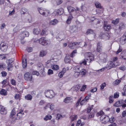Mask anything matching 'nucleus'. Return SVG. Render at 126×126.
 Wrapping results in <instances>:
<instances>
[{"label": "nucleus", "instance_id": "52", "mask_svg": "<svg viewBox=\"0 0 126 126\" xmlns=\"http://www.w3.org/2000/svg\"><path fill=\"white\" fill-rule=\"evenodd\" d=\"M86 87V85H83L82 87L80 89V91H83L85 90V89Z\"/></svg>", "mask_w": 126, "mask_h": 126}, {"label": "nucleus", "instance_id": "38", "mask_svg": "<svg viewBox=\"0 0 126 126\" xmlns=\"http://www.w3.org/2000/svg\"><path fill=\"white\" fill-rule=\"evenodd\" d=\"M77 50H74L70 54V57H73L75 56V54L77 53Z\"/></svg>", "mask_w": 126, "mask_h": 126}, {"label": "nucleus", "instance_id": "25", "mask_svg": "<svg viewBox=\"0 0 126 126\" xmlns=\"http://www.w3.org/2000/svg\"><path fill=\"white\" fill-rule=\"evenodd\" d=\"M40 32V30L39 28L34 29L33 30V32L34 34H38Z\"/></svg>", "mask_w": 126, "mask_h": 126}, {"label": "nucleus", "instance_id": "62", "mask_svg": "<svg viewBox=\"0 0 126 126\" xmlns=\"http://www.w3.org/2000/svg\"><path fill=\"white\" fill-rule=\"evenodd\" d=\"M122 116L124 117L126 116V110L124 111L122 113Z\"/></svg>", "mask_w": 126, "mask_h": 126}, {"label": "nucleus", "instance_id": "40", "mask_svg": "<svg viewBox=\"0 0 126 126\" xmlns=\"http://www.w3.org/2000/svg\"><path fill=\"white\" fill-rule=\"evenodd\" d=\"M119 69H120L124 71L126 70V67L125 66L123 65L119 67Z\"/></svg>", "mask_w": 126, "mask_h": 126}, {"label": "nucleus", "instance_id": "2", "mask_svg": "<svg viewBox=\"0 0 126 126\" xmlns=\"http://www.w3.org/2000/svg\"><path fill=\"white\" fill-rule=\"evenodd\" d=\"M40 44L43 45H46L50 43V41L48 40H46L45 38L42 37L38 40Z\"/></svg>", "mask_w": 126, "mask_h": 126}, {"label": "nucleus", "instance_id": "22", "mask_svg": "<svg viewBox=\"0 0 126 126\" xmlns=\"http://www.w3.org/2000/svg\"><path fill=\"white\" fill-rule=\"evenodd\" d=\"M14 59L13 58L10 59L7 61V64L8 65H12L13 64Z\"/></svg>", "mask_w": 126, "mask_h": 126}, {"label": "nucleus", "instance_id": "54", "mask_svg": "<svg viewBox=\"0 0 126 126\" xmlns=\"http://www.w3.org/2000/svg\"><path fill=\"white\" fill-rule=\"evenodd\" d=\"M102 46V43L100 42H98L97 44V47H101Z\"/></svg>", "mask_w": 126, "mask_h": 126}, {"label": "nucleus", "instance_id": "23", "mask_svg": "<svg viewBox=\"0 0 126 126\" xmlns=\"http://www.w3.org/2000/svg\"><path fill=\"white\" fill-rule=\"evenodd\" d=\"M0 93L1 95L5 96L7 94V92L5 89H2L0 91Z\"/></svg>", "mask_w": 126, "mask_h": 126}, {"label": "nucleus", "instance_id": "12", "mask_svg": "<svg viewBox=\"0 0 126 126\" xmlns=\"http://www.w3.org/2000/svg\"><path fill=\"white\" fill-rule=\"evenodd\" d=\"M104 29L105 31L109 32L111 29V26L110 25L105 24L104 25Z\"/></svg>", "mask_w": 126, "mask_h": 126}, {"label": "nucleus", "instance_id": "16", "mask_svg": "<svg viewBox=\"0 0 126 126\" xmlns=\"http://www.w3.org/2000/svg\"><path fill=\"white\" fill-rule=\"evenodd\" d=\"M120 58L122 59L126 60V50L123 51L121 53Z\"/></svg>", "mask_w": 126, "mask_h": 126}, {"label": "nucleus", "instance_id": "45", "mask_svg": "<svg viewBox=\"0 0 126 126\" xmlns=\"http://www.w3.org/2000/svg\"><path fill=\"white\" fill-rule=\"evenodd\" d=\"M63 1L62 0H58L56 1V3L57 5H59L62 3Z\"/></svg>", "mask_w": 126, "mask_h": 126}, {"label": "nucleus", "instance_id": "46", "mask_svg": "<svg viewBox=\"0 0 126 126\" xmlns=\"http://www.w3.org/2000/svg\"><path fill=\"white\" fill-rule=\"evenodd\" d=\"M32 74L33 75H36L37 76H38L39 75V72L36 71H33L32 72Z\"/></svg>", "mask_w": 126, "mask_h": 126}, {"label": "nucleus", "instance_id": "20", "mask_svg": "<svg viewBox=\"0 0 126 126\" xmlns=\"http://www.w3.org/2000/svg\"><path fill=\"white\" fill-rule=\"evenodd\" d=\"M22 63L23 68H25L26 67L27 65V59H22Z\"/></svg>", "mask_w": 126, "mask_h": 126}, {"label": "nucleus", "instance_id": "61", "mask_svg": "<svg viewBox=\"0 0 126 126\" xmlns=\"http://www.w3.org/2000/svg\"><path fill=\"white\" fill-rule=\"evenodd\" d=\"M62 117V115L60 114H58L56 116V119H57L59 120Z\"/></svg>", "mask_w": 126, "mask_h": 126}, {"label": "nucleus", "instance_id": "7", "mask_svg": "<svg viewBox=\"0 0 126 126\" xmlns=\"http://www.w3.org/2000/svg\"><path fill=\"white\" fill-rule=\"evenodd\" d=\"M120 42L122 45H124L126 43V32L124 33L123 35L121 37Z\"/></svg>", "mask_w": 126, "mask_h": 126}, {"label": "nucleus", "instance_id": "9", "mask_svg": "<svg viewBox=\"0 0 126 126\" xmlns=\"http://www.w3.org/2000/svg\"><path fill=\"white\" fill-rule=\"evenodd\" d=\"M78 30V28L75 25L70 26L69 28V31L71 33L75 32Z\"/></svg>", "mask_w": 126, "mask_h": 126}, {"label": "nucleus", "instance_id": "30", "mask_svg": "<svg viewBox=\"0 0 126 126\" xmlns=\"http://www.w3.org/2000/svg\"><path fill=\"white\" fill-rule=\"evenodd\" d=\"M67 8L68 11L69 13H71L73 12L75 10V8L71 6H68Z\"/></svg>", "mask_w": 126, "mask_h": 126}, {"label": "nucleus", "instance_id": "10", "mask_svg": "<svg viewBox=\"0 0 126 126\" xmlns=\"http://www.w3.org/2000/svg\"><path fill=\"white\" fill-rule=\"evenodd\" d=\"M63 102L65 103H71L73 102V99L71 97H66L63 100Z\"/></svg>", "mask_w": 126, "mask_h": 126}, {"label": "nucleus", "instance_id": "13", "mask_svg": "<svg viewBox=\"0 0 126 126\" xmlns=\"http://www.w3.org/2000/svg\"><path fill=\"white\" fill-rule=\"evenodd\" d=\"M0 113L2 114H5L7 111L5 108L2 106L0 105Z\"/></svg>", "mask_w": 126, "mask_h": 126}, {"label": "nucleus", "instance_id": "24", "mask_svg": "<svg viewBox=\"0 0 126 126\" xmlns=\"http://www.w3.org/2000/svg\"><path fill=\"white\" fill-rule=\"evenodd\" d=\"M125 28V24L123 23H121L119 25V29L120 30H123Z\"/></svg>", "mask_w": 126, "mask_h": 126}, {"label": "nucleus", "instance_id": "56", "mask_svg": "<svg viewBox=\"0 0 126 126\" xmlns=\"http://www.w3.org/2000/svg\"><path fill=\"white\" fill-rule=\"evenodd\" d=\"M106 116L105 115H101L100 117V120L103 122L104 118H106Z\"/></svg>", "mask_w": 126, "mask_h": 126}, {"label": "nucleus", "instance_id": "43", "mask_svg": "<svg viewBox=\"0 0 126 126\" xmlns=\"http://www.w3.org/2000/svg\"><path fill=\"white\" fill-rule=\"evenodd\" d=\"M86 71L84 69H82L81 71H80V73L81 74L83 75H84L86 74Z\"/></svg>", "mask_w": 126, "mask_h": 126}, {"label": "nucleus", "instance_id": "8", "mask_svg": "<svg viewBox=\"0 0 126 126\" xmlns=\"http://www.w3.org/2000/svg\"><path fill=\"white\" fill-rule=\"evenodd\" d=\"M29 35V32L26 31L23 32L19 35L21 37V40H23L25 37H28Z\"/></svg>", "mask_w": 126, "mask_h": 126}, {"label": "nucleus", "instance_id": "4", "mask_svg": "<svg viewBox=\"0 0 126 126\" xmlns=\"http://www.w3.org/2000/svg\"><path fill=\"white\" fill-rule=\"evenodd\" d=\"M24 77L25 80L27 81H31L32 79V75L29 72H26L25 73Z\"/></svg>", "mask_w": 126, "mask_h": 126}, {"label": "nucleus", "instance_id": "64", "mask_svg": "<svg viewBox=\"0 0 126 126\" xmlns=\"http://www.w3.org/2000/svg\"><path fill=\"white\" fill-rule=\"evenodd\" d=\"M122 49L121 48H119L118 50L116 52V53L117 54H118L120 52H121L122 51Z\"/></svg>", "mask_w": 126, "mask_h": 126}, {"label": "nucleus", "instance_id": "42", "mask_svg": "<svg viewBox=\"0 0 126 126\" xmlns=\"http://www.w3.org/2000/svg\"><path fill=\"white\" fill-rule=\"evenodd\" d=\"M80 74V72H75L74 74V76L75 77L77 78L79 76Z\"/></svg>", "mask_w": 126, "mask_h": 126}, {"label": "nucleus", "instance_id": "47", "mask_svg": "<svg viewBox=\"0 0 126 126\" xmlns=\"http://www.w3.org/2000/svg\"><path fill=\"white\" fill-rule=\"evenodd\" d=\"M26 48L25 50L29 52H31L33 50L32 48Z\"/></svg>", "mask_w": 126, "mask_h": 126}, {"label": "nucleus", "instance_id": "49", "mask_svg": "<svg viewBox=\"0 0 126 126\" xmlns=\"http://www.w3.org/2000/svg\"><path fill=\"white\" fill-rule=\"evenodd\" d=\"M109 121L110 123H112L114 122L115 121V118L114 117H112L110 119L109 118Z\"/></svg>", "mask_w": 126, "mask_h": 126}, {"label": "nucleus", "instance_id": "27", "mask_svg": "<svg viewBox=\"0 0 126 126\" xmlns=\"http://www.w3.org/2000/svg\"><path fill=\"white\" fill-rule=\"evenodd\" d=\"M81 68L79 66H75L74 67L73 69L75 72H80Z\"/></svg>", "mask_w": 126, "mask_h": 126}, {"label": "nucleus", "instance_id": "55", "mask_svg": "<svg viewBox=\"0 0 126 126\" xmlns=\"http://www.w3.org/2000/svg\"><path fill=\"white\" fill-rule=\"evenodd\" d=\"M77 118V115H74V116L71 119V121H73L76 120Z\"/></svg>", "mask_w": 126, "mask_h": 126}, {"label": "nucleus", "instance_id": "31", "mask_svg": "<svg viewBox=\"0 0 126 126\" xmlns=\"http://www.w3.org/2000/svg\"><path fill=\"white\" fill-rule=\"evenodd\" d=\"M119 18H117L115 20H112L111 23H112L114 24V25H116L119 22Z\"/></svg>", "mask_w": 126, "mask_h": 126}, {"label": "nucleus", "instance_id": "50", "mask_svg": "<svg viewBox=\"0 0 126 126\" xmlns=\"http://www.w3.org/2000/svg\"><path fill=\"white\" fill-rule=\"evenodd\" d=\"M47 73L48 74V75L52 74L53 73V71L50 69H49L48 70Z\"/></svg>", "mask_w": 126, "mask_h": 126}, {"label": "nucleus", "instance_id": "57", "mask_svg": "<svg viewBox=\"0 0 126 126\" xmlns=\"http://www.w3.org/2000/svg\"><path fill=\"white\" fill-rule=\"evenodd\" d=\"M118 58L117 57H113L112 58V61H113V62H116L117 61V60H118Z\"/></svg>", "mask_w": 126, "mask_h": 126}, {"label": "nucleus", "instance_id": "32", "mask_svg": "<svg viewBox=\"0 0 126 126\" xmlns=\"http://www.w3.org/2000/svg\"><path fill=\"white\" fill-rule=\"evenodd\" d=\"M103 120V121L102 122V123H106L109 121V118L108 116H106V118H105Z\"/></svg>", "mask_w": 126, "mask_h": 126}, {"label": "nucleus", "instance_id": "11", "mask_svg": "<svg viewBox=\"0 0 126 126\" xmlns=\"http://www.w3.org/2000/svg\"><path fill=\"white\" fill-rule=\"evenodd\" d=\"M54 13L56 15H61L63 13V9L60 8L56 10L54 12Z\"/></svg>", "mask_w": 126, "mask_h": 126}, {"label": "nucleus", "instance_id": "28", "mask_svg": "<svg viewBox=\"0 0 126 126\" xmlns=\"http://www.w3.org/2000/svg\"><path fill=\"white\" fill-rule=\"evenodd\" d=\"M32 96L30 94H28L25 96V99L28 100H31L32 98Z\"/></svg>", "mask_w": 126, "mask_h": 126}, {"label": "nucleus", "instance_id": "26", "mask_svg": "<svg viewBox=\"0 0 126 126\" xmlns=\"http://www.w3.org/2000/svg\"><path fill=\"white\" fill-rule=\"evenodd\" d=\"M121 100L116 102L113 105V106L115 107H118L121 106Z\"/></svg>", "mask_w": 126, "mask_h": 126}, {"label": "nucleus", "instance_id": "53", "mask_svg": "<svg viewBox=\"0 0 126 126\" xmlns=\"http://www.w3.org/2000/svg\"><path fill=\"white\" fill-rule=\"evenodd\" d=\"M13 66L12 65H8L7 69L8 71H11L13 69Z\"/></svg>", "mask_w": 126, "mask_h": 126}, {"label": "nucleus", "instance_id": "17", "mask_svg": "<svg viewBox=\"0 0 126 126\" xmlns=\"http://www.w3.org/2000/svg\"><path fill=\"white\" fill-rule=\"evenodd\" d=\"M121 106L123 108H124L126 107V99L125 100L123 99L121 100Z\"/></svg>", "mask_w": 126, "mask_h": 126}, {"label": "nucleus", "instance_id": "41", "mask_svg": "<svg viewBox=\"0 0 126 126\" xmlns=\"http://www.w3.org/2000/svg\"><path fill=\"white\" fill-rule=\"evenodd\" d=\"M27 12V9L25 8H23L21 9V13L23 14H24Z\"/></svg>", "mask_w": 126, "mask_h": 126}, {"label": "nucleus", "instance_id": "44", "mask_svg": "<svg viewBox=\"0 0 126 126\" xmlns=\"http://www.w3.org/2000/svg\"><path fill=\"white\" fill-rule=\"evenodd\" d=\"M10 119H11V122L12 123L15 122H16L17 120L16 118L14 117H12L11 118H10Z\"/></svg>", "mask_w": 126, "mask_h": 126}, {"label": "nucleus", "instance_id": "60", "mask_svg": "<svg viewBox=\"0 0 126 126\" xmlns=\"http://www.w3.org/2000/svg\"><path fill=\"white\" fill-rule=\"evenodd\" d=\"M1 74L2 77H5L7 75V73L5 71H2L1 72Z\"/></svg>", "mask_w": 126, "mask_h": 126}, {"label": "nucleus", "instance_id": "48", "mask_svg": "<svg viewBox=\"0 0 126 126\" xmlns=\"http://www.w3.org/2000/svg\"><path fill=\"white\" fill-rule=\"evenodd\" d=\"M49 108L51 110H52L54 109V105L53 104H50L49 105Z\"/></svg>", "mask_w": 126, "mask_h": 126}, {"label": "nucleus", "instance_id": "35", "mask_svg": "<svg viewBox=\"0 0 126 126\" xmlns=\"http://www.w3.org/2000/svg\"><path fill=\"white\" fill-rule=\"evenodd\" d=\"M95 5L96 7L97 8L101 9L102 6H101V4L98 2H96L95 3Z\"/></svg>", "mask_w": 126, "mask_h": 126}, {"label": "nucleus", "instance_id": "21", "mask_svg": "<svg viewBox=\"0 0 126 126\" xmlns=\"http://www.w3.org/2000/svg\"><path fill=\"white\" fill-rule=\"evenodd\" d=\"M23 110H21L20 111L17 113V116L19 118H20L23 117L24 113L23 112Z\"/></svg>", "mask_w": 126, "mask_h": 126}, {"label": "nucleus", "instance_id": "14", "mask_svg": "<svg viewBox=\"0 0 126 126\" xmlns=\"http://www.w3.org/2000/svg\"><path fill=\"white\" fill-rule=\"evenodd\" d=\"M58 22V21L56 19H55L53 20H51L49 22L50 25H55Z\"/></svg>", "mask_w": 126, "mask_h": 126}, {"label": "nucleus", "instance_id": "36", "mask_svg": "<svg viewBox=\"0 0 126 126\" xmlns=\"http://www.w3.org/2000/svg\"><path fill=\"white\" fill-rule=\"evenodd\" d=\"M52 68L53 70H57L59 69V66L57 65H54L52 67Z\"/></svg>", "mask_w": 126, "mask_h": 126}, {"label": "nucleus", "instance_id": "15", "mask_svg": "<svg viewBox=\"0 0 126 126\" xmlns=\"http://www.w3.org/2000/svg\"><path fill=\"white\" fill-rule=\"evenodd\" d=\"M64 62L66 63H70L71 62V59L69 55L67 54L64 59Z\"/></svg>", "mask_w": 126, "mask_h": 126}, {"label": "nucleus", "instance_id": "18", "mask_svg": "<svg viewBox=\"0 0 126 126\" xmlns=\"http://www.w3.org/2000/svg\"><path fill=\"white\" fill-rule=\"evenodd\" d=\"M103 38H104L106 40L109 39L110 37V36L109 34L108 33H106L104 34H103L102 35Z\"/></svg>", "mask_w": 126, "mask_h": 126}, {"label": "nucleus", "instance_id": "3", "mask_svg": "<svg viewBox=\"0 0 126 126\" xmlns=\"http://www.w3.org/2000/svg\"><path fill=\"white\" fill-rule=\"evenodd\" d=\"M37 10L41 14L45 16H47L49 15V12L48 11L46 10H44L42 8H38Z\"/></svg>", "mask_w": 126, "mask_h": 126}, {"label": "nucleus", "instance_id": "39", "mask_svg": "<svg viewBox=\"0 0 126 126\" xmlns=\"http://www.w3.org/2000/svg\"><path fill=\"white\" fill-rule=\"evenodd\" d=\"M16 114V111L15 109H13L12 110L10 115V117L11 118L14 115Z\"/></svg>", "mask_w": 126, "mask_h": 126}, {"label": "nucleus", "instance_id": "51", "mask_svg": "<svg viewBox=\"0 0 126 126\" xmlns=\"http://www.w3.org/2000/svg\"><path fill=\"white\" fill-rule=\"evenodd\" d=\"M106 85V84L104 82L101 84L100 85V89L101 90L103 89L104 88V87Z\"/></svg>", "mask_w": 126, "mask_h": 126}, {"label": "nucleus", "instance_id": "33", "mask_svg": "<svg viewBox=\"0 0 126 126\" xmlns=\"http://www.w3.org/2000/svg\"><path fill=\"white\" fill-rule=\"evenodd\" d=\"M52 118V116L50 115H46L44 118V120L45 121H47L48 120H50Z\"/></svg>", "mask_w": 126, "mask_h": 126}, {"label": "nucleus", "instance_id": "34", "mask_svg": "<svg viewBox=\"0 0 126 126\" xmlns=\"http://www.w3.org/2000/svg\"><path fill=\"white\" fill-rule=\"evenodd\" d=\"M121 80L120 79H117L113 83V84L115 85H117L121 82Z\"/></svg>", "mask_w": 126, "mask_h": 126}, {"label": "nucleus", "instance_id": "6", "mask_svg": "<svg viewBox=\"0 0 126 126\" xmlns=\"http://www.w3.org/2000/svg\"><path fill=\"white\" fill-rule=\"evenodd\" d=\"M108 64L110 67L109 68L110 69L112 68H114L116 67L118 65L119 63L117 62H114L111 61L108 63Z\"/></svg>", "mask_w": 126, "mask_h": 126}, {"label": "nucleus", "instance_id": "59", "mask_svg": "<svg viewBox=\"0 0 126 126\" xmlns=\"http://www.w3.org/2000/svg\"><path fill=\"white\" fill-rule=\"evenodd\" d=\"M85 100V99H84L82 100V101H81V102L80 103V104L81 105H83L84 103H85L87 101H86Z\"/></svg>", "mask_w": 126, "mask_h": 126}, {"label": "nucleus", "instance_id": "37", "mask_svg": "<svg viewBox=\"0 0 126 126\" xmlns=\"http://www.w3.org/2000/svg\"><path fill=\"white\" fill-rule=\"evenodd\" d=\"M94 32L91 29H88L86 32V34L87 35H88L89 34H92Z\"/></svg>", "mask_w": 126, "mask_h": 126}, {"label": "nucleus", "instance_id": "19", "mask_svg": "<svg viewBox=\"0 0 126 126\" xmlns=\"http://www.w3.org/2000/svg\"><path fill=\"white\" fill-rule=\"evenodd\" d=\"M80 43L79 42H71L69 43V47H74L77 45H79Z\"/></svg>", "mask_w": 126, "mask_h": 126}, {"label": "nucleus", "instance_id": "1", "mask_svg": "<svg viewBox=\"0 0 126 126\" xmlns=\"http://www.w3.org/2000/svg\"><path fill=\"white\" fill-rule=\"evenodd\" d=\"M85 59L82 62L80 63L81 65L83 63L84 65H86L87 62L90 63L92 61L94 60V57L92 54L90 52H88L85 53Z\"/></svg>", "mask_w": 126, "mask_h": 126}, {"label": "nucleus", "instance_id": "63", "mask_svg": "<svg viewBox=\"0 0 126 126\" xmlns=\"http://www.w3.org/2000/svg\"><path fill=\"white\" fill-rule=\"evenodd\" d=\"M56 52L57 55L58 56L61 55L62 54L61 52L59 50L56 51Z\"/></svg>", "mask_w": 126, "mask_h": 126}, {"label": "nucleus", "instance_id": "58", "mask_svg": "<svg viewBox=\"0 0 126 126\" xmlns=\"http://www.w3.org/2000/svg\"><path fill=\"white\" fill-rule=\"evenodd\" d=\"M11 83L13 85H15L16 84V82L15 80L13 79L11 80Z\"/></svg>", "mask_w": 126, "mask_h": 126}, {"label": "nucleus", "instance_id": "29", "mask_svg": "<svg viewBox=\"0 0 126 126\" xmlns=\"http://www.w3.org/2000/svg\"><path fill=\"white\" fill-rule=\"evenodd\" d=\"M47 53V52L46 51L42 50L40 52L39 56L41 57H43Z\"/></svg>", "mask_w": 126, "mask_h": 126}, {"label": "nucleus", "instance_id": "5", "mask_svg": "<svg viewBox=\"0 0 126 126\" xmlns=\"http://www.w3.org/2000/svg\"><path fill=\"white\" fill-rule=\"evenodd\" d=\"M46 96L48 98H52L54 96V93L53 91L47 90L45 92Z\"/></svg>", "mask_w": 126, "mask_h": 126}]
</instances>
